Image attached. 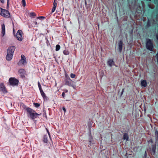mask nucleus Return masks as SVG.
Segmentation results:
<instances>
[{
    "label": "nucleus",
    "instance_id": "obj_1",
    "mask_svg": "<svg viewBox=\"0 0 158 158\" xmlns=\"http://www.w3.org/2000/svg\"><path fill=\"white\" fill-rule=\"evenodd\" d=\"M27 117L32 119H34L41 114H37L34 110L30 108L27 107L26 109Z\"/></svg>",
    "mask_w": 158,
    "mask_h": 158
},
{
    "label": "nucleus",
    "instance_id": "obj_2",
    "mask_svg": "<svg viewBox=\"0 0 158 158\" xmlns=\"http://www.w3.org/2000/svg\"><path fill=\"white\" fill-rule=\"evenodd\" d=\"M0 15L6 18H9L11 17L10 14L8 10L1 7H0Z\"/></svg>",
    "mask_w": 158,
    "mask_h": 158
},
{
    "label": "nucleus",
    "instance_id": "obj_3",
    "mask_svg": "<svg viewBox=\"0 0 158 158\" xmlns=\"http://www.w3.org/2000/svg\"><path fill=\"white\" fill-rule=\"evenodd\" d=\"M19 81L15 77H10L9 80V82L10 85L15 86L18 85Z\"/></svg>",
    "mask_w": 158,
    "mask_h": 158
},
{
    "label": "nucleus",
    "instance_id": "obj_4",
    "mask_svg": "<svg viewBox=\"0 0 158 158\" xmlns=\"http://www.w3.org/2000/svg\"><path fill=\"white\" fill-rule=\"evenodd\" d=\"M74 82L69 77L67 78L65 80V85L72 86L73 89H76V85L73 84Z\"/></svg>",
    "mask_w": 158,
    "mask_h": 158
},
{
    "label": "nucleus",
    "instance_id": "obj_5",
    "mask_svg": "<svg viewBox=\"0 0 158 158\" xmlns=\"http://www.w3.org/2000/svg\"><path fill=\"white\" fill-rule=\"evenodd\" d=\"M22 35L23 32L22 31L20 30H19L16 34V38L18 40L20 41L22 40Z\"/></svg>",
    "mask_w": 158,
    "mask_h": 158
},
{
    "label": "nucleus",
    "instance_id": "obj_6",
    "mask_svg": "<svg viewBox=\"0 0 158 158\" xmlns=\"http://www.w3.org/2000/svg\"><path fill=\"white\" fill-rule=\"evenodd\" d=\"M27 64V61L26 57L23 55H21V59L19 61L18 64L19 65H25Z\"/></svg>",
    "mask_w": 158,
    "mask_h": 158
},
{
    "label": "nucleus",
    "instance_id": "obj_7",
    "mask_svg": "<svg viewBox=\"0 0 158 158\" xmlns=\"http://www.w3.org/2000/svg\"><path fill=\"white\" fill-rule=\"evenodd\" d=\"M146 47L147 48L150 50L152 51L153 48V44L151 41L149 39H148L146 43Z\"/></svg>",
    "mask_w": 158,
    "mask_h": 158
},
{
    "label": "nucleus",
    "instance_id": "obj_8",
    "mask_svg": "<svg viewBox=\"0 0 158 158\" xmlns=\"http://www.w3.org/2000/svg\"><path fill=\"white\" fill-rule=\"evenodd\" d=\"M0 91L4 94H6L7 92V91L3 83H2L0 84Z\"/></svg>",
    "mask_w": 158,
    "mask_h": 158
},
{
    "label": "nucleus",
    "instance_id": "obj_9",
    "mask_svg": "<svg viewBox=\"0 0 158 158\" xmlns=\"http://www.w3.org/2000/svg\"><path fill=\"white\" fill-rule=\"evenodd\" d=\"M15 49V47L14 46H11L9 47L7 51V52L13 55V53Z\"/></svg>",
    "mask_w": 158,
    "mask_h": 158
},
{
    "label": "nucleus",
    "instance_id": "obj_10",
    "mask_svg": "<svg viewBox=\"0 0 158 158\" xmlns=\"http://www.w3.org/2000/svg\"><path fill=\"white\" fill-rule=\"evenodd\" d=\"M107 64L110 67L115 65L114 62L112 59L109 60L107 62Z\"/></svg>",
    "mask_w": 158,
    "mask_h": 158
},
{
    "label": "nucleus",
    "instance_id": "obj_11",
    "mask_svg": "<svg viewBox=\"0 0 158 158\" xmlns=\"http://www.w3.org/2000/svg\"><path fill=\"white\" fill-rule=\"evenodd\" d=\"M13 54L9 53L7 52V55L6 56V58L7 60H10L12 58Z\"/></svg>",
    "mask_w": 158,
    "mask_h": 158
},
{
    "label": "nucleus",
    "instance_id": "obj_12",
    "mask_svg": "<svg viewBox=\"0 0 158 158\" xmlns=\"http://www.w3.org/2000/svg\"><path fill=\"white\" fill-rule=\"evenodd\" d=\"M2 36H3L5 33V24L3 23L2 25Z\"/></svg>",
    "mask_w": 158,
    "mask_h": 158
},
{
    "label": "nucleus",
    "instance_id": "obj_13",
    "mask_svg": "<svg viewBox=\"0 0 158 158\" xmlns=\"http://www.w3.org/2000/svg\"><path fill=\"white\" fill-rule=\"evenodd\" d=\"M118 45L119 50L120 52H121L123 48V42L121 40L119 42Z\"/></svg>",
    "mask_w": 158,
    "mask_h": 158
},
{
    "label": "nucleus",
    "instance_id": "obj_14",
    "mask_svg": "<svg viewBox=\"0 0 158 158\" xmlns=\"http://www.w3.org/2000/svg\"><path fill=\"white\" fill-rule=\"evenodd\" d=\"M141 85L144 87L146 86L147 85V82L145 80H143L141 81Z\"/></svg>",
    "mask_w": 158,
    "mask_h": 158
},
{
    "label": "nucleus",
    "instance_id": "obj_15",
    "mask_svg": "<svg viewBox=\"0 0 158 158\" xmlns=\"http://www.w3.org/2000/svg\"><path fill=\"white\" fill-rule=\"evenodd\" d=\"M40 93H41V95L43 97V98H44V99H47L46 96L45 95V94L44 92L43 91V90H41V91H40Z\"/></svg>",
    "mask_w": 158,
    "mask_h": 158
},
{
    "label": "nucleus",
    "instance_id": "obj_16",
    "mask_svg": "<svg viewBox=\"0 0 158 158\" xmlns=\"http://www.w3.org/2000/svg\"><path fill=\"white\" fill-rule=\"evenodd\" d=\"M18 73L21 75H23L25 73V71L23 69H20L19 70Z\"/></svg>",
    "mask_w": 158,
    "mask_h": 158
},
{
    "label": "nucleus",
    "instance_id": "obj_17",
    "mask_svg": "<svg viewBox=\"0 0 158 158\" xmlns=\"http://www.w3.org/2000/svg\"><path fill=\"white\" fill-rule=\"evenodd\" d=\"M43 142L45 143H47L48 142V137L47 136L44 135L43 139Z\"/></svg>",
    "mask_w": 158,
    "mask_h": 158
},
{
    "label": "nucleus",
    "instance_id": "obj_18",
    "mask_svg": "<svg viewBox=\"0 0 158 158\" xmlns=\"http://www.w3.org/2000/svg\"><path fill=\"white\" fill-rule=\"evenodd\" d=\"M129 137L127 134L125 133L123 135V139H126L127 140L128 139Z\"/></svg>",
    "mask_w": 158,
    "mask_h": 158
},
{
    "label": "nucleus",
    "instance_id": "obj_19",
    "mask_svg": "<svg viewBox=\"0 0 158 158\" xmlns=\"http://www.w3.org/2000/svg\"><path fill=\"white\" fill-rule=\"evenodd\" d=\"M60 48V46L59 45H57L56 47V51H59Z\"/></svg>",
    "mask_w": 158,
    "mask_h": 158
},
{
    "label": "nucleus",
    "instance_id": "obj_20",
    "mask_svg": "<svg viewBox=\"0 0 158 158\" xmlns=\"http://www.w3.org/2000/svg\"><path fill=\"white\" fill-rule=\"evenodd\" d=\"M63 53L65 55H68L69 54V52L67 50H64L63 51Z\"/></svg>",
    "mask_w": 158,
    "mask_h": 158
},
{
    "label": "nucleus",
    "instance_id": "obj_21",
    "mask_svg": "<svg viewBox=\"0 0 158 158\" xmlns=\"http://www.w3.org/2000/svg\"><path fill=\"white\" fill-rule=\"evenodd\" d=\"M22 3L23 7H25L26 5V3L25 0H22Z\"/></svg>",
    "mask_w": 158,
    "mask_h": 158
},
{
    "label": "nucleus",
    "instance_id": "obj_22",
    "mask_svg": "<svg viewBox=\"0 0 158 158\" xmlns=\"http://www.w3.org/2000/svg\"><path fill=\"white\" fill-rule=\"evenodd\" d=\"M34 105L35 107H38L40 106V105L39 103H34Z\"/></svg>",
    "mask_w": 158,
    "mask_h": 158
},
{
    "label": "nucleus",
    "instance_id": "obj_23",
    "mask_svg": "<svg viewBox=\"0 0 158 158\" xmlns=\"http://www.w3.org/2000/svg\"><path fill=\"white\" fill-rule=\"evenodd\" d=\"M38 87L40 91H41V90H43L41 88V85L40 83L39 82H38Z\"/></svg>",
    "mask_w": 158,
    "mask_h": 158
},
{
    "label": "nucleus",
    "instance_id": "obj_24",
    "mask_svg": "<svg viewBox=\"0 0 158 158\" xmlns=\"http://www.w3.org/2000/svg\"><path fill=\"white\" fill-rule=\"evenodd\" d=\"M30 15L31 17H35L36 16V15L35 13L33 12H31L30 13Z\"/></svg>",
    "mask_w": 158,
    "mask_h": 158
},
{
    "label": "nucleus",
    "instance_id": "obj_25",
    "mask_svg": "<svg viewBox=\"0 0 158 158\" xmlns=\"http://www.w3.org/2000/svg\"><path fill=\"white\" fill-rule=\"evenodd\" d=\"M75 74L73 73H71L70 74V76L71 78H74L75 77Z\"/></svg>",
    "mask_w": 158,
    "mask_h": 158
},
{
    "label": "nucleus",
    "instance_id": "obj_26",
    "mask_svg": "<svg viewBox=\"0 0 158 158\" xmlns=\"http://www.w3.org/2000/svg\"><path fill=\"white\" fill-rule=\"evenodd\" d=\"M7 6H6V8H7V9H8L9 8V0H7Z\"/></svg>",
    "mask_w": 158,
    "mask_h": 158
},
{
    "label": "nucleus",
    "instance_id": "obj_27",
    "mask_svg": "<svg viewBox=\"0 0 158 158\" xmlns=\"http://www.w3.org/2000/svg\"><path fill=\"white\" fill-rule=\"evenodd\" d=\"M53 6V7L56 8V6H57V3L55 2V1H54V2Z\"/></svg>",
    "mask_w": 158,
    "mask_h": 158
},
{
    "label": "nucleus",
    "instance_id": "obj_28",
    "mask_svg": "<svg viewBox=\"0 0 158 158\" xmlns=\"http://www.w3.org/2000/svg\"><path fill=\"white\" fill-rule=\"evenodd\" d=\"M56 7H53L52 9V12L53 13V12H54L56 10Z\"/></svg>",
    "mask_w": 158,
    "mask_h": 158
},
{
    "label": "nucleus",
    "instance_id": "obj_29",
    "mask_svg": "<svg viewBox=\"0 0 158 158\" xmlns=\"http://www.w3.org/2000/svg\"><path fill=\"white\" fill-rule=\"evenodd\" d=\"M44 17L43 16H40V17H39L37 18V19H44Z\"/></svg>",
    "mask_w": 158,
    "mask_h": 158
},
{
    "label": "nucleus",
    "instance_id": "obj_30",
    "mask_svg": "<svg viewBox=\"0 0 158 158\" xmlns=\"http://www.w3.org/2000/svg\"><path fill=\"white\" fill-rule=\"evenodd\" d=\"M62 96L63 97V98H64V97H65V93H64V92H63L62 93Z\"/></svg>",
    "mask_w": 158,
    "mask_h": 158
},
{
    "label": "nucleus",
    "instance_id": "obj_31",
    "mask_svg": "<svg viewBox=\"0 0 158 158\" xmlns=\"http://www.w3.org/2000/svg\"><path fill=\"white\" fill-rule=\"evenodd\" d=\"M5 0H0V2L2 3H4Z\"/></svg>",
    "mask_w": 158,
    "mask_h": 158
},
{
    "label": "nucleus",
    "instance_id": "obj_32",
    "mask_svg": "<svg viewBox=\"0 0 158 158\" xmlns=\"http://www.w3.org/2000/svg\"><path fill=\"white\" fill-rule=\"evenodd\" d=\"M62 109L64 111V112H66V109H65V108L64 107H62Z\"/></svg>",
    "mask_w": 158,
    "mask_h": 158
},
{
    "label": "nucleus",
    "instance_id": "obj_33",
    "mask_svg": "<svg viewBox=\"0 0 158 158\" xmlns=\"http://www.w3.org/2000/svg\"><path fill=\"white\" fill-rule=\"evenodd\" d=\"M68 92V90L67 89H64V92L65 93H67Z\"/></svg>",
    "mask_w": 158,
    "mask_h": 158
},
{
    "label": "nucleus",
    "instance_id": "obj_34",
    "mask_svg": "<svg viewBox=\"0 0 158 158\" xmlns=\"http://www.w3.org/2000/svg\"><path fill=\"white\" fill-rule=\"evenodd\" d=\"M155 134L158 137V132L157 131H156V132H155Z\"/></svg>",
    "mask_w": 158,
    "mask_h": 158
},
{
    "label": "nucleus",
    "instance_id": "obj_35",
    "mask_svg": "<svg viewBox=\"0 0 158 158\" xmlns=\"http://www.w3.org/2000/svg\"><path fill=\"white\" fill-rule=\"evenodd\" d=\"M46 130L49 136H50V134L48 130L47 129H46Z\"/></svg>",
    "mask_w": 158,
    "mask_h": 158
},
{
    "label": "nucleus",
    "instance_id": "obj_36",
    "mask_svg": "<svg viewBox=\"0 0 158 158\" xmlns=\"http://www.w3.org/2000/svg\"><path fill=\"white\" fill-rule=\"evenodd\" d=\"M34 23H35V25L37 24V23L36 22H35Z\"/></svg>",
    "mask_w": 158,
    "mask_h": 158
},
{
    "label": "nucleus",
    "instance_id": "obj_37",
    "mask_svg": "<svg viewBox=\"0 0 158 158\" xmlns=\"http://www.w3.org/2000/svg\"><path fill=\"white\" fill-rule=\"evenodd\" d=\"M124 89H123V90H122V92L121 93V94H123V91H124Z\"/></svg>",
    "mask_w": 158,
    "mask_h": 158
},
{
    "label": "nucleus",
    "instance_id": "obj_38",
    "mask_svg": "<svg viewBox=\"0 0 158 158\" xmlns=\"http://www.w3.org/2000/svg\"><path fill=\"white\" fill-rule=\"evenodd\" d=\"M13 31L14 32L15 31V30H14V28H13Z\"/></svg>",
    "mask_w": 158,
    "mask_h": 158
}]
</instances>
